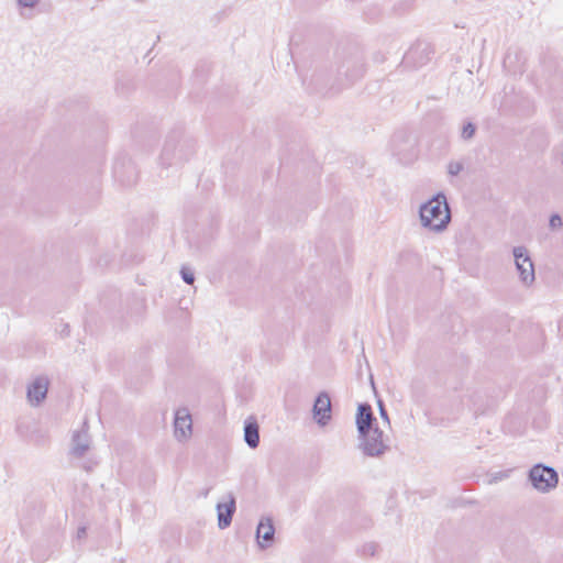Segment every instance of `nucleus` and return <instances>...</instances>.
<instances>
[{
  "mask_svg": "<svg viewBox=\"0 0 563 563\" xmlns=\"http://www.w3.org/2000/svg\"><path fill=\"white\" fill-rule=\"evenodd\" d=\"M174 434L180 442L186 441L191 437L192 420L187 408H179L176 410L174 419Z\"/></svg>",
  "mask_w": 563,
  "mask_h": 563,
  "instance_id": "nucleus-5",
  "label": "nucleus"
},
{
  "mask_svg": "<svg viewBox=\"0 0 563 563\" xmlns=\"http://www.w3.org/2000/svg\"><path fill=\"white\" fill-rule=\"evenodd\" d=\"M419 219L424 229L434 233L443 232L451 221V211L445 195L439 192L422 203L419 208Z\"/></svg>",
  "mask_w": 563,
  "mask_h": 563,
  "instance_id": "nucleus-1",
  "label": "nucleus"
},
{
  "mask_svg": "<svg viewBox=\"0 0 563 563\" xmlns=\"http://www.w3.org/2000/svg\"><path fill=\"white\" fill-rule=\"evenodd\" d=\"M475 131H476V128L473 123H467L463 126V130H462V137L464 140H470L474 136L475 134Z\"/></svg>",
  "mask_w": 563,
  "mask_h": 563,
  "instance_id": "nucleus-14",
  "label": "nucleus"
},
{
  "mask_svg": "<svg viewBox=\"0 0 563 563\" xmlns=\"http://www.w3.org/2000/svg\"><path fill=\"white\" fill-rule=\"evenodd\" d=\"M180 150L176 152V147L172 142H166L162 157L163 159H169V156H178V159H183V155L180 154Z\"/></svg>",
  "mask_w": 563,
  "mask_h": 563,
  "instance_id": "nucleus-13",
  "label": "nucleus"
},
{
  "mask_svg": "<svg viewBox=\"0 0 563 563\" xmlns=\"http://www.w3.org/2000/svg\"><path fill=\"white\" fill-rule=\"evenodd\" d=\"M48 390V379L45 376L36 377L27 387V398L32 405H38L45 399Z\"/></svg>",
  "mask_w": 563,
  "mask_h": 563,
  "instance_id": "nucleus-8",
  "label": "nucleus"
},
{
  "mask_svg": "<svg viewBox=\"0 0 563 563\" xmlns=\"http://www.w3.org/2000/svg\"><path fill=\"white\" fill-rule=\"evenodd\" d=\"M358 449L369 457H379L389 449L384 439V432L378 427L358 434Z\"/></svg>",
  "mask_w": 563,
  "mask_h": 563,
  "instance_id": "nucleus-2",
  "label": "nucleus"
},
{
  "mask_svg": "<svg viewBox=\"0 0 563 563\" xmlns=\"http://www.w3.org/2000/svg\"><path fill=\"white\" fill-rule=\"evenodd\" d=\"M40 0H18V4L21 8H34Z\"/></svg>",
  "mask_w": 563,
  "mask_h": 563,
  "instance_id": "nucleus-19",
  "label": "nucleus"
},
{
  "mask_svg": "<svg viewBox=\"0 0 563 563\" xmlns=\"http://www.w3.org/2000/svg\"><path fill=\"white\" fill-rule=\"evenodd\" d=\"M362 74H363V69H362V68H360V69H358V74H357V76H361Z\"/></svg>",
  "mask_w": 563,
  "mask_h": 563,
  "instance_id": "nucleus-21",
  "label": "nucleus"
},
{
  "mask_svg": "<svg viewBox=\"0 0 563 563\" xmlns=\"http://www.w3.org/2000/svg\"><path fill=\"white\" fill-rule=\"evenodd\" d=\"M378 409H379V416H380V418H382L386 423H388V424H389V422H390V421H389V417H388L387 410H386V408H385V406H384V404H383V401H382V400H378Z\"/></svg>",
  "mask_w": 563,
  "mask_h": 563,
  "instance_id": "nucleus-17",
  "label": "nucleus"
},
{
  "mask_svg": "<svg viewBox=\"0 0 563 563\" xmlns=\"http://www.w3.org/2000/svg\"><path fill=\"white\" fill-rule=\"evenodd\" d=\"M529 479L538 492L548 493L556 487L559 475L553 467L537 464L530 470Z\"/></svg>",
  "mask_w": 563,
  "mask_h": 563,
  "instance_id": "nucleus-3",
  "label": "nucleus"
},
{
  "mask_svg": "<svg viewBox=\"0 0 563 563\" xmlns=\"http://www.w3.org/2000/svg\"><path fill=\"white\" fill-rule=\"evenodd\" d=\"M218 526L220 529H225L231 525L232 517L235 511V498L232 494L229 495V501L227 504H218Z\"/></svg>",
  "mask_w": 563,
  "mask_h": 563,
  "instance_id": "nucleus-10",
  "label": "nucleus"
},
{
  "mask_svg": "<svg viewBox=\"0 0 563 563\" xmlns=\"http://www.w3.org/2000/svg\"><path fill=\"white\" fill-rule=\"evenodd\" d=\"M375 421L372 407L368 404L358 405L355 420L358 434H364L365 431L375 428Z\"/></svg>",
  "mask_w": 563,
  "mask_h": 563,
  "instance_id": "nucleus-7",
  "label": "nucleus"
},
{
  "mask_svg": "<svg viewBox=\"0 0 563 563\" xmlns=\"http://www.w3.org/2000/svg\"><path fill=\"white\" fill-rule=\"evenodd\" d=\"M313 417L319 426H325L331 419V400L327 393H320L313 405Z\"/></svg>",
  "mask_w": 563,
  "mask_h": 563,
  "instance_id": "nucleus-6",
  "label": "nucleus"
},
{
  "mask_svg": "<svg viewBox=\"0 0 563 563\" xmlns=\"http://www.w3.org/2000/svg\"><path fill=\"white\" fill-rule=\"evenodd\" d=\"M512 254L520 280L527 286L532 285L536 279V275L534 266L528 250L525 246H516L512 250Z\"/></svg>",
  "mask_w": 563,
  "mask_h": 563,
  "instance_id": "nucleus-4",
  "label": "nucleus"
},
{
  "mask_svg": "<svg viewBox=\"0 0 563 563\" xmlns=\"http://www.w3.org/2000/svg\"><path fill=\"white\" fill-rule=\"evenodd\" d=\"M550 227L552 229H559L562 227V219L559 214H553L551 218H550Z\"/></svg>",
  "mask_w": 563,
  "mask_h": 563,
  "instance_id": "nucleus-18",
  "label": "nucleus"
},
{
  "mask_svg": "<svg viewBox=\"0 0 563 563\" xmlns=\"http://www.w3.org/2000/svg\"><path fill=\"white\" fill-rule=\"evenodd\" d=\"M86 533H87L86 528H85V527H81V528H79V529H78V531H77V537H78L79 539L85 538V537H86Z\"/></svg>",
  "mask_w": 563,
  "mask_h": 563,
  "instance_id": "nucleus-20",
  "label": "nucleus"
},
{
  "mask_svg": "<svg viewBox=\"0 0 563 563\" xmlns=\"http://www.w3.org/2000/svg\"><path fill=\"white\" fill-rule=\"evenodd\" d=\"M173 157H174V156H169V159H167V161H168V164H172V161H170V159H172Z\"/></svg>",
  "mask_w": 563,
  "mask_h": 563,
  "instance_id": "nucleus-22",
  "label": "nucleus"
},
{
  "mask_svg": "<svg viewBox=\"0 0 563 563\" xmlns=\"http://www.w3.org/2000/svg\"><path fill=\"white\" fill-rule=\"evenodd\" d=\"M180 274L186 284H189V285L194 284L195 275L190 269L183 267L180 271Z\"/></svg>",
  "mask_w": 563,
  "mask_h": 563,
  "instance_id": "nucleus-16",
  "label": "nucleus"
},
{
  "mask_svg": "<svg viewBox=\"0 0 563 563\" xmlns=\"http://www.w3.org/2000/svg\"><path fill=\"white\" fill-rule=\"evenodd\" d=\"M244 441L251 449L260 444V427L254 417H249L244 422Z\"/></svg>",
  "mask_w": 563,
  "mask_h": 563,
  "instance_id": "nucleus-12",
  "label": "nucleus"
},
{
  "mask_svg": "<svg viewBox=\"0 0 563 563\" xmlns=\"http://www.w3.org/2000/svg\"><path fill=\"white\" fill-rule=\"evenodd\" d=\"M87 422L84 423L81 431L75 432L71 439L70 453L76 457H81L90 448V437L88 430L85 429Z\"/></svg>",
  "mask_w": 563,
  "mask_h": 563,
  "instance_id": "nucleus-9",
  "label": "nucleus"
},
{
  "mask_svg": "<svg viewBox=\"0 0 563 563\" xmlns=\"http://www.w3.org/2000/svg\"><path fill=\"white\" fill-rule=\"evenodd\" d=\"M463 169V164L460 163V162H450L448 164V173L451 175V176H456L459 175Z\"/></svg>",
  "mask_w": 563,
  "mask_h": 563,
  "instance_id": "nucleus-15",
  "label": "nucleus"
},
{
  "mask_svg": "<svg viewBox=\"0 0 563 563\" xmlns=\"http://www.w3.org/2000/svg\"><path fill=\"white\" fill-rule=\"evenodd\" d=\"M275 528L271 518H264L260 521L256 529L257 539H262L265 543L258 541V545L265 549L274 541Z\"/></svg>",
  "mask_w": 563,
  "mask_h": 563,
  "instance_id": "nucleus-11",
  "label": "nucleus"
}]
</instances>
